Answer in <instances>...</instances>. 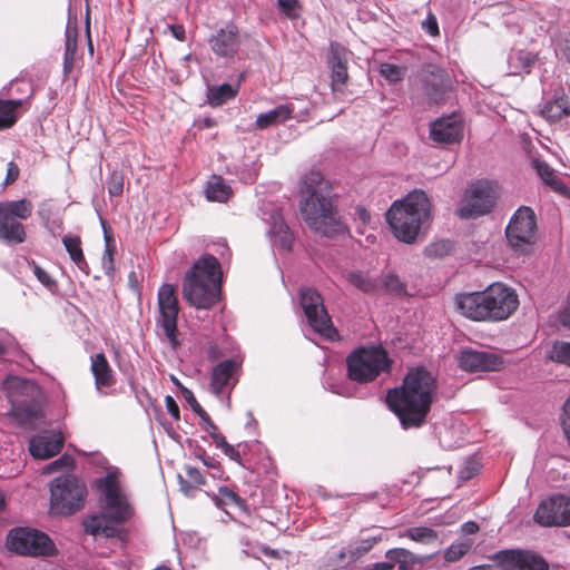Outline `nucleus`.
<instances>
[{
  "label": "nucleus",
  "instance_id": "ea45409f",
  "mask_svg": "<svg viewBox=\"0 0 570 570\" xmlns=\"http://www.w3.org/2000/svg\"><path fill=\"white\" fill-rule=\"evenodd\" d=\"M472 546L471 539L455 541L444 551L443 558L449 563L456 562L471 550Z\"/></svg>",
  "mask_w": 570,
  "mask_h": 570
},
{
  "label": "nucleus",
  "instance_id": "58836bf2",
  "mask_svg": "<svg viewBox=\"0 0 570 570\" xmlns=\"http://www.w3.org/2000/svg\"><path fill=\"white\" fill-rule=\"evenodd\" d=\"M346 279L357 289L364 293H371L377 288V281L361 271H351L346 274Z\"/></svg>",
  "mask_w": 570,
  "mask_h": 570
},
{
  "label": "nucleus",
  "instance_id": "49530a36",
  "mask_svg": "<svg viewBox=\"0 0 570 570\" xmlns=\"http://www.w3.org/2000/svg\"><path fill=\"white\" fill-rule=\"evenodd\" d=\"M380 72L391 82L400 81L404 77V70L392 63L381 65Z\"/></svg>",
  "mask_w": 570,
  "mask_h": 570
},
{
  "label": "nucleus",
  "instance_id": "f8f14e48",
  "mask_svg": "<svg viewBox=\"0 0 570 570\" xmlns=\"http://www.w3.org/2000/svg\"><path fill=\"white\" fill-rule=\"evenodd\" d=\"M299 302L313 331L327 340H334L337 332L332 324L321 294L314 288L304 287L299 293Z\"/></svg>",
  "mask_w": 570,
  "mask_h": 570
},
{
  "label": "nucleus",
  "instance_id": "5701e85b",
  "mask_svg": "<svg viewBox=\"0 0 570 570\" xmlns=\"http://www.w3.org/2000/svg\"><path fill=\"white\" fill-rule=\"evenodd\" d=\"M213 51L220 57H233L239 46L238 30L235 26H227L220 29L217 35L210 39Z\"/></svg>",
  "mask_w": 570,
  "mask_h": 570
},
{
  "label": "nucleus",
  "instance_id": "4d7b16f0",
  "mask_svg": "<svg viewBox=\"0 0 570 570\" xmlns=\"http://www.w3.org/2000/svg\"><path fill=\"white\" fill-rule=\"evenodd\" d=\"M562 428L570 444V397L563 404Z\"/></svg>",
  "mask_w": 570,
  "mask_h": 570
},
{
  "label": "nucleus",
  "instance_id": "13d9d810",
  "mask_svg": "<svg viewBox=\"0 0 570 570\" xmlns=\"http://www.w3.org/2000/svg\"><path fill=\"white\" fill-rule=\"evenodd\" d=\"M33 274L38 278V281L46 287L50 288L55 284L50 275L38 265L33 266Z\"/></svg>",
  "mask_w": 570,
  "mask_h": 570
},
{
  "label": "nucleus",
  "instance_id": "052dcab7",
  "mask_svg": "<svg viewBox=\"0 0 570 570\" xmlns=\"http://www.w3.org/2000/svg\"><path fill=\"white\" fill-rule=\"evenodd\" d=\"M19 167L17 164H14L13 161H10L8 164V168H7V176H6V179H4V185H10L12 184L13 181H16L19 177Z\"/></svg>",
  "mask_w": 570,
  "mask_h": 570
},
{
  "label": "nucleus",
  "instance_id": "4468645a",
  "mask_svg": "<svg viewBox=\"0 0 570 570\" xmlns=\"http://www.w3.org/2000/svg\"><path fill=\"white\" fill-rule=\"evenodd\" d=\"M158 324L163 328L164 335L171 347L176 348L179 345L177 338V317L179 308L176 289L173 285L164 284L160 286L158 291Z\"/></svg>",
  "mask_w": 570,
  "mask_h": 570
},
{
  "label": "nucleus",
  "instance_id": "bf43d9fd",
  "mask_svg": "<svg viewBox=\"0 0 570 570\" xmlns=\"http://www.w3.org/2000/svg\"><path fill=\"white\" fill-rule=\"evenodd\" d=\"M354 218L361 223L362 226H365L371 220V215L368 210L363 206H356L354 208Z\"/></svg>",
  "mask_w": 570,
  "mask_h": 570
},
{
  "label": "nucleus",
  "instance_id": "603ef678",
  "mask_svg": "<svg viewBox=\"0 0 570 570\" xmlns=\"http://www.w3.org/2000/svg\"><path fill=\"white\" fill-rule=\"evenodd\" d=\"M112 252L108 238H106V249L101 258V265L105 271V273L109 276L114 274V258H112Z\"/></svg>",
  "mask_w": 570,
  "mask_h": 570
},
{
  "label": "nucleus",
  "instance_id": "09e8293b",
  "mask_svg": "<svg viewBox=\"0 0 570 570\" xmlns=\"http://www.w3.org/2000/svg\"><path fill=\"white\" fill-rule=\"evenodd\" d=\"M281 11L289 19L299 16L301 6L297 0H277Z\"/></svg>",
  "mask_w": 570,
  "mask_h": 570
},
{
  "label": "nucleus",
  "instance_id": "c756f323",
  "mask_svg": "<svg viewBox=\"0 0 570 570\" xmlns=\"http://www.w3.org/2000/svg\"><path fill=\"white\" fill-rule=\"evenodd\" d=\"M62 244L68 252L70 259L81 272L88 275L89 266L83 256L80 237L71 234L65 235L62 237Z\"/></svg>",
  "mask_w": 570,
  "mask_h": 570
},
{
  "label": "nucleus",
  "instance_id": "8fccbe9b",
  "mask_svg": "<svg viewBox=\"0 0 570 570\" xmlns=\"http://www.w3.org/2000/svg\"><path fill=\"white\" fill-rule=\"evenodd\" d=\"M384 287L386 292L400 295L404 292V285L396 275L389 274L384 278Z\"/></svg>",
  "mask_w": 570,
  "mask_h": 570
},
{
  "label": "nucleus",
  "instance_id": "bb28decb",
  "mask_svg": "<svg viewBox=\"0 0 570 570\" xmlns=\"http://www.w3.org/2000/svg\"><path fill=\"white\" fill-rule=\"evenodd\" d=\"M540 115L549 122H557L561 118L570 115V100L563 94L559 92L551 100H547L540 109Z\"/></svg>",
  "mask_w": 570,
  "mask_h": 570
},
{
  "label": "nucleus",
  "instance_id": "37998d69",
  "mask_svg": "<svg viewBox=\"0 0 570 570\" xmlns=\"http://www.w3.org/2000/svg\"><path fill=\"white\" fill-rule=\"evenodd\" d=\"M273 226H272V233L273 234H278L279 235V244L282 246L283 249L285 250H289L291 248V244H292V236L291 234L288 233V227L285 225V223L283 222V219L277 216H273Z\"/></svg>",
  "mask_w": 570,
  "mask_h": 570
},
{
  "label": "nucleus",
  "instance_id": "c03bdc74",
  "mask_svg": "<svg viewBox=\"0 0 570 570\" xmlns=\"http://www.w3.org/2000/svg\"><path fill=\"white\" fill-rule=\"evenodd\" d=\"M213 499L218 508L228 504L239 505L242 503V499L238 494L227 487H220L218 493L213 495Z\"/></svg>",
  "mask_w": 570,
  "mask_h": 570
},
{
  "label": "nucleus",
  "instance_id": "c9c22d12",
  "mask_svg": "<svg viewBox=\"0 0 570 570\" xmlns=\"http://www.w3.org/2000/svg\"><path fill=\"white\" fill-rule=\"evenodd\" d=\"M399 538H409L417 543L432 544L439 540V534L429 527H411L399 532Z\"/></svg>",
  "mask_w": 570,
  "mask_h": 570
},
{
  "label": "nucleus",
  "instance_id": "4c0bfd02",
  "mask_svg": "<svg viewBox=\"0 0 570 570\" xmlns=\"http://www.w3.org/2000/svg\"><path fill=\"white\" fill-rule=\"evenodd\" d=\"M23 100H0V129L10 128L18 119V108Z\"/></svg>",
  "mask_w": 570,
  "mask_h": 570
},
{
  "label": "nucleus",
  "instance_id": "aec40b11",
  "mask_svg": "<svg viewBox=\"0 0 570 570\" xmlns=\"http://www.w3.org/2000/svg\"><path fill=\"white\" fill-rule=\"evenodd\" d=\"M62 444L63 436L60 432L47 431L30 439L29 451L33 458L47 460L58 454Z\"/></svg>",
  "mask_w": 570,
  "mask_h": 570
},
{
  "label": "nucleus",
  "instance_id": "423d86ee",
  "mask_svg": "<svg viewBox=\"0 0 570 570\" xmlns=\"http://www.w3.org/2000/svg\"><path fill=\"white\" fill-rule=\"evenodd\" d=\"M183 297L196 308H210L220 296V265L213 255L197 259L185 274Z\"/></svg>",
  "mask_w": 570,
  "mask_h": 570
},
{
  "label": "nucleus",
  "instance_id": "2f4dec72",
  "mask_svg": "<svg viewBox=\"0 0 570 570\" xmlns=\"http://www.w3.org/2000/svg\"><path fill=\"white\" fill-rule=\"evenodd\" d=\"M383 540L382 531L373 532L370 535L361 537L354 543L350 544V561H356L366 553H368L373 547Z\"/></svg>",
  "mask_w": 570,
  "mask_h": 570
},
{
  "label": "nucleus",
  "instance_id": "de8ad7c7",
  "mask_svg": "<svg viewBox=\"0 0 570 570\" xmlns=\"http://www.w3.org/2000/svg\"><path fill=\"white\" fill-rule=\"evenodd\" d=\"M196 456L209 469L214 470V473H212V476L213 478H220L222 476V471H220V464L219 462L210 456V455H207L205 450L200 449V450H197L196 451Z\"/></svg>",
  "mask_w": 570,
  "mask_h": 570
},
{
  "label": "nucleus",
  "instance_id": "412c9836",
  "mask_svg": "<svg viewBox=\"0 0 570 570\" xmlns=\"http://www.w3.org/2000/svg\"><path fill=\"white\" fill-rule=\"evenodd\" d=\"M240 363L235 358L218 363L212 371L210 389L219 395L225 389H232L236 384V373Z\"/></svg>",
  "mask_w": 570,
  "mask_h": 570
},
{
  "label": "nucleus",
  "instance_id": "a19ab883",
  "mask_svg": "<svg viewBox=\"0 0 570 570\" xmlns=\"http://www.w3.org/2000/svg\"><path fill=\"white\" fill-rule=\"evenodd\" d=\"M548 357L551 361L570 366V343L556 342L548 352Z\"/></svg>",
  "mask_w": 570,
  "mask_h": 570
},
{
  "label": "nucleus",
  "instance_id": "1a4fd4ad",
  "mask_svg": "<svg viewBox=\"0 0 570 570\" xmlns=\"http://www.w3.org/2000/svg\"><path fill=\"white\" fill-rule=\"evenodd\" d=\"M2 390L11 405V412L27 417H37L39 414L38 401L41 389L29 379L9 375L2 382Z\"/></svg>",
  "mask_w": 570,
  "mask_h": 570
},
{
  "label": "nucleus",
  "instance_id": "f257e3e1",
  "mask_svg": "<svg viewBox=\"0 0 570 570\" xmlns=\"http://www.w3.org/2000/svg\"><path fill=\"white\" fill-rule=\"evenodd\" d=\"M435 392V376L424 367H413L400 387L387 392L386 403L403 429H417L426 421Z\"/></svg>",
  "mask_w": 570,
  "mask_h": 570
},
{
  "label": "nucleus",
  "instance_id": "f03ea898",
  "mask_svg": "<svg viewBox=\"0 0 570 570\" xmlns=\"http://www.w3.org/2000/svg\"><path fill=\"white\" fill-rule=\"evenodd\" d=\"M120 476L121 472L117 468H110L104 478L96 480L97 489L101 492V512L85 519L87 533L125 541L127 532L121 524L132 517L134 508L121 488Z\"/></svg>",
  "mask_w": 570,
  "mask_h": 570
},
{
  "label": "nucleus",
  "instance_id": "a878e982",
  "mask_svg": "<svg viewBox=\"0 0 570 570\" xmlns=\"http://www.w3.org/2000/svg\"><path fill=\"white\" fill-rule=\"evenodd\" d=\"M538 56L527 50H511L507 59V73L509 76H521L530 73Z\"/></svg>",
  "mask_w": 570,
  "mask_h": 570
},
{
  "label": "nucleus",
  "instance_id": "e2e57ef3",
  "mask_svg": "<svg viewBox=\"0 0 570 570\" xmlns=\"http://www.w3.org/2000/svg\"><path fill=\"white\" fill-rule=\"evenodd\" d=\"M478 473V466L473 463H468L461 471H460V479L462 480H469L473 478Z\"/></svg>",
  "mask_w": 570,
  "mask_h": 570
},
{
  "label": "nucleus",
  "instance_id": "6e6552de",
  "mask_svg": "<svg viewBox=\"0 0 570 570\" xmlns=\"http://www.w3.org/2000/svg\"><path fill=\"white\" fill-rule=\"evenodd\" d=\"M87 497L86 484L73 475L56 478L50 483V511L69 515L78 511Z\"/></svg>",
  "mask_w": 570,
  "mask_h": 570
},
{
  "label": "nucleus",
  "instance_id": "6e6d98bb",
  "mask_svg": "<svg viewBox=\"0 0 570 570\" xmlns=\"http://www.w3.org/2000/svg\"><path fill=\"white\" fill-rule=\"evenodd\" d=\"M186 474L189 479V482L194 485V487H199V485H204L205 484V479L204 476L202 475V473L199 472V470L197 468H194V466H186Z\"/></svg>",
  "mask_w": 570,
  "mask_h": 570
},
{
  "label": "nucleus",
  "instance_id": "774afa93",
  "mask_svg": "<svg viewBox=\"0 0 570 570\" xmlns=\"http://www.w3.org/2000/svg\"><path fill=\"white\" fill-rule=\"evenodd\" d=\"M168 29L171 31V35L179 41H184L186 38L185 29L179 24H169Z\"/></svg>",
  "mask_w": 570,
  "mask_h": 570
},
{
  "label": "nucleus",
  "instance_id": "5fc2aeb1",
  "mask_svg": "<svg viewBox=\"0 0 570 570\" xmlns=\"http://www.w3.org/2000/svg\"><path fill=\"white\" fill-rule=\"evenodd\" d=\"M350 561V548L341 549L336 554L328 557L330 567H341L345 561Z\"/></svg>",
  "mask_w": 570,
  "mask_h": 570
},
{
  "label": "nucleus",
  "instance_id": "ddd939ff",
  "mask_svg": "<svg viewBox=\"0 0 570 570\" xmlns=\"http://www.w3.org/2000/svg\"><path fill=\"white\" fill-rule=\"evenodd\" d=\"M535 215L530 207H520L511 217L505 235L509 245L517 252H524L535 240Z\"/></svg>",
  "mask_w": 570,
  "mask_h": 570
},
{
  "label": "nucleus",
  "instance_id": "7c9ffc66",
  "mask_svg": "<svg viewBox=\"0 0 570 570\" xmlns=\"http://www.w3.org/2000/svg\"><path fill=\"white\" fill-rule=\"evenodd\" d=\"M65 55H63V72L68 75L73 69L76 50H77V27L76 23L68 22L65 31Z\"/></svg>",
  "mask_w": 570,
  "mask_h": 570
},
{
  "label": "nucleus",
  "instance_id": "9b49d317",
  "mask_svg": "<svg viewBox=\"0 0 570 570\" xmlns=\"http://www.w3.org/2000/svg\"><path fill=\"white\" fill-rule=\"evenodd\" d=\"M495 185L489 180H478L465 190L456 215L464 219L488 214L497 200Z\"/></svg>",
  "mask_w": 570,
  "mask_h": 570
},
{
  "label": "nucleus",
  "instance_id": "393cba45",
  "mask_svg": "<svg viewBox=\"0 0 570 570\" xmlns=\"http://www.w3.org/2000/svg\"><path fill=\"white\" fill-rule=\"evenodd\" d=\"M90 370L95 377L96 390L105 394V390L111 387L116 380L104 353L91 356Z\"/></svg>",
  "mask_w": 570,
  "mask_h": 570
},
{
  "label": "nucleus",
  "instance_id": "473e14b6",
  "mask_svg": "<svg viewBox=\"0 0 570 570\" xmlns=\"http://www.w3.org/2000/svg\"><path fill=\"white\" fill-rule=\"evenodd\" d=\"M206 198L210 202H226L232 195V188L220 176L213 175L205 189Z\"/></svg>",
  "mask_w": 570,
  "mask_h": 570
},
{
  "label": "nucleus",
  "instance_id": "cd10ccee",
  "mask_svg": "<svg viewBox=\"0 0 570 570\" xmlns=\"http://www.w3.org/2000/svg\"><path fill=\"white\" fill-rule=\"evenodd\" d=\"M26 239V230L21 223L12 217L1 215L0 240L7 244H21Z\"/></svg>",
  "mask_w": 570,
  "mask_h": 570
},
{
  "label": "nucleus",
  "instance_id": "a18cd8bd",
  "mask_svg": "<svg viewBox=\"0 0 570 570\" xmlns=\"http://www.w3.org/2000/svg\"><path fill=\"white\" fill-rule=\"evenodd\" d=\"M108 193L110 196H120L124 190V176L120 171H112L108 177Z\"/></svg>",
  "mask_w": 570,
  "mask_h": 570
},
{
  "label": "nucleus",
  "instance_id": "79ce46f5",
  "mask_svg": "<svg viewBox=\"0 0 570 570\" xmlns=\"http://www.w3.org/2000/svg\"><path fill=\"white\" fill-rule=\"evenodd\" d=\"M453 243L449 239H440L425 247V255L431 258H442L453 250Z\"/></svg>",
  "mask_w": 570,
  "mask_h": 570
},
{
  "label": "nucleus",
  "instance_id": "2eb2a0df",
  "mask_svg": "<svg viewBox=\"0 0 570 570\" xmlns=\"http://www.w3.org/2000/svg\"><path fill=\"white\" fill-rule=\"evenodd\" d=\"M534 521L543 527L570 525V497L552 495L543 500L534 513Z\"/></svg>",
  "mask_w": 570,
  "mask_h": 570
},
{
  "label": "nucleus",
  "instance_id": "20e7f679",
  "mask_svg": "<svg viewBox=\"0 0 570 570\" xmlns=\"http://www.w3.org/2000/svg\"><path fill=\"white\" fill-rule=\"evenodd\" d=\"M456 309L473 321H503L519 306L515 292L502 283H493L482 292L455 295Z\"/></svg>",
  "mask_w": 570,
  "mask_h": 570
},
{
  "label": "nucleus",
  "instance_id": "72a5a7b5",
  "mask_svg": "<svg viewBox=\"0 0 570 570\" xmlns=\"http://www.w3.org/2000/svg\"><path fill=\"white\" fill-rule=\"evenodd\" d=\"M532 164L540 178L554 191L559 194H566L568 191V188L564 186L562 180L546 161L534 159Z\"/></svg>",
  "mask_w": 570,
  "mask_h": 570
},
{
  "label": "nucleus",
  "instance_id": "a211bd4d",
  "mask_svg": "<svg viewBox=\"0 0 570 570\" xmlns=\"http://www.w3.org/2000/svg\"><path fill=\"white\" fill-rule=\"evenodd\" d=\"M430 138L439 145L459 142L463 138L461 119L455 115L436 119L430 126Z\"/></svg>",
  "mask_w": 570,
  "mask_h": 570
},
{
  "label": "nucleus",
  "instance_id": "6ab92c4d",
  "mask_svg": "<svg viewBox=\"0 0 570 570\" xmlns=\"http://www.w3.org/2000/svg\"><path fill=\"white\" fill-rule=\"evenodd\" d=\"M350 51L338 42L330 45L327 63L331 69V86L334 91H340L348 79L347 61Z\"/></svg>",
  "mask_w": 570,
  "mask_h": 570
},
{
  "label": "nucleus",
  "instance_id": "7ed1b4c3",
  "mask_svg": "<svg viewBox=\"0 0 570 570\" xmlns=\"http://www.w3.org/2000/svg\"><path fill=\"white\" fill-rule=\"evenodd\" d=\"M299 210L306 225L327 237L344 234L345 224L337 216L331 197V186L317 170L304 175L301 183Z\"/></svg>",
  "mask_w": 570,
  "mask_h": 570
},
{
  "label": "nucleus",
  "instance_id": "f3484780",
  "mask_svg": "<svg viewBox=\"0 0 570 570\" xmlns=\"http://www.w3.org/2000/svg\"><path fill=\"white\" fill-rule=\"evenodd\" d=\"M459 365L466 372L499 371L503 366V360L492 352L464 348L460 352Z\"/></svg>",
  "mask_w": 570,
  "mask_h": 570
},
{
  "label": "nucleus",
  "instance_id": "e433bc0d",
  "mask_svg": "<svg viewBox=\"0 0 570 570\" xmlns=\"http://www.w3.org/2000/svg\"><path fill=\"white\" fill-rule=\"evenodd\" d=\"M237 94V88L229 83L220 86H209L207 88V101L213 107H218L233 99Z\"/></svg>",
  "mask_w": 570,
  "mask_h": 570
},
{
  "label": "nucleus",
  "instance_id": "9d476101",
  "mask_svg": "<svg viewBox=\"0 0 570 570\" xmlns=\"http://www.w3.org/2000/svg\"><path fill=\"white\" fill-rule=\"evenodd\" d=\"M7 548L20 556H53L56 546L43 532L30 528L11 529L7 535Z\"/></svg>",
  "mask_w": 570,
  "mask_h": 570
},
{
  "label": "nucleus",
  "instance_id": "b1692460",
  "mask_svg": "<svg viewBox=\"0 0 570 570\" xmlns=\"http://www.w3.org/2000/svg\"><path fill=\"white\" fill-rule=\"evenodd\" d=\"M385 559L392 562L393 569L397 567V570H421L431 557L417 556L404 548H393L385 552Z\"/></svg>",
  "mask_w": 570,
  "mask_h": 570
},
{
  "label": "nucleus",
  "instance_id": "0eeeda50",
  "mask_svg": "<svg viewBox=\"0 0 570 570\" xmlns=\"http://www.w3.org/2000/svg\"><path fill=\"white\" fill-rule=\"evenodd\" d=\"M347 375L357 383L374 381L381 373L389 372L391 360L386 351L379 345L360 347L346 358Z\"/></svg>",
  "mask_w": 570,
  "mask_h": 570
},
{
  "label": "nucleus",
  "instance_id": "69168bd1",
  "mask_svg": "<svg viewBox=\"0 0 570 570\" xmlns=\"http://www.w3.org/2000/svg\"><path fill=\"white\" fill-rule=\"evenodd\" d=\"M362 570H394L390 560L367 564Z\"/></svg>",
  "mask_w": 570,
  "mask_h": 570
},
{
  "label": "nucleus",
  "instance_id": "f704fd0d",
  "mask_svg": "<svg viewBox=\"0 0 570 570\" xmlns=\"http://www.w3.org/2000/svg\"><path fill=\"white\" fill-rule=\"evenodd\" d=\"M33 206L27 199L2 202V215L7 217L28 219L32 214Z\"/></svg>",
  "mask_w": 570,
  "mask_h": 570
},
{
  "label": "nucleus",
  "instance_id": "c85d7f7f",
  "mask_svg": "<svg viewBox=\"0 0 570 570\" xmlns=\"http://www.w3.org/2000/svg\"><path fill=\"white\" fill-rule=\"evenodd\" d=\"M292 112L293 108L289 105H279L267 112L258 115L255 125L259 129H266L287 120L291 118Z\"/></svg>",
  "mask_w": 570,
  "mask_h": 570
},
{
  "label": "nucleus",
  "instance_id": "3c124183",
  "mask_svg": "<svg viewBox=\"0 0 570 570\" xmlns=\"http://www.w3.org/2000/svg\"><path fill=\"white\" fill-rule=\"evenodd\" d=\"M73 459L70 455H62L56 461L51 462L47 468L46 472L51 473L55 471L63 470V469H71L73 466Z\"/></svg>",
  "mask_w": 570,
  "mask_h": 570
},
{
  "label": "nucleus",
  "instance_id": "680f3d73",
  "mask_svg": "<svg viewBox=\"0 0 570 570\" xmlns=\"http://www.w3.org/2000/svg\"><path fill=\"white\" fill-rule=\"evenodd\" d=\"M165 404H166V407H167V411L169 412V414L175 420H178L179 419V407H178L176 401L171 396L168 395L165 399Z\"/></svg>",
  "mask_w": 570,
  "mask_h": 570
},
{
  "label": "nucleus",
  "instance_id": "dca6fc26",
  "mask_svg": "<svg viewBox=\"0 0 570 570\" xmlns=\"http://www.w3.org/2000/svg\"><path fill=\"white\" fill-rule=\"evenodd\" d=\"M501 570H548V563L541 557L519 550H504L495 553Z\"/></svg>",
  "mask_w": 570,
  "mask_h": 570
},
{
  "label": "nucleus",
  "instance_id": "338daca9",
  "mask_svg": "<svg viewBox=\"0 0 570 570\" xmlns=\"http://www.w3.org/2000/svg\"><path fill=\"white\" fill-rule=\"evenodd\" d=\"M423 27L426 29V31L432 35V36H435L439 33V27H438V22H436V19L433 17V16H430L424 22H423Z\"/></svg>",
  "mask_w": 570,
  "mask_h": 570
},
{
  "label": "nucleus",
  "instance_id": "864d4df0",
  "mask_svg": "<svg viewBox=\"0 0 570 570\" xmlns=\"http://www.w3.org/2000/svg\"><path fill=\"white\" fill-rule=\"evenodd\" d=\"M180 392H181V395L185 399V401L189 404L191 410L197 415H199L200 413H204L205 410L197 402L196 397L194 396V393L189 389L181 386Z\"/></svg>",
  "mask_w": 570,
  "mask_h": 570
},
{
  "label": "nucleus",
  "instance_id": "39448f33",
  "mask_svg": "<svg viewBox=\"0 0 570 570\" xmlns=\"http://www.w3.org/2000/svg\"><path fill=\"white\" fill-rule=\"evenodd\" d=\"M431 202L423 190H413L395 200L386 213L387 224L400 242L413 244L431 218Z\"/></svg>",
  "mask_w": 570,
  "mask_h": 570
},
{
  "label": "nucleus",
  "instance_id": "4be33fe9",
  "mask_svg": "<svg viewBox=\"0 0 570 570\" xmlns=\"http://www.w3.org/2000/svg\"><path fill=\"white\" fill-rule=\"evenodd\" d=\"M422 81L425 95L431 102L439 104L443 100L444 94L449 89V85L445 79V72L442 69L429 66L423 71Z\"/></svg>",
  "mask_w": 570,
  "mask_h": 570
},
{
  "label": "nucleus",
  "instance_id": "0e129e2a",
  "mask_svg": "<svg viewBox=\"0 0 570 570\" xmlns=\"http://www.w3.org/2000/svg\"><path fill=\"white\" fill-rule=\"evenodd\" d=\"M203 421V429L210 435V432L217 431V426L214 424V422L210 420L209 415L206 411L204 413H200L198 415Z\"/></svg>",
  "mask_w": 570,
  "mask_h": 570
}]
</instances>
